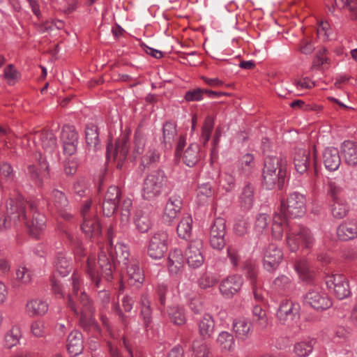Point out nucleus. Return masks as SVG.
I'll use <instances>...</instances> for the list:
<instances>
[{
    "label": "nucleus",
    "instance_id": "393cba45",
    "mask_svg": "<svg viewBox=\"0 0 357 357\" xmlns=\"http://www.w3.org/2000/svg\"><path fill=\"white\" fill-rule=\"evenodd\" d=\"M323 162L328 171L337 170L341 164L339 150L335 147L326 148L323 152Z\"/></svg>",
    "mask_w": 357,
    "mask_h": 357
},
{
    "label": "nucleus",
    "instance_id": "1a4fd4ad",
    "mask_svg": "<svg viewBox=\"0 0 357 357\" xmlns=\"http://www.w3.org/2000/svg\"><path fill=\"white\" fill-rule=\"evenodd\" d=\"M50 201L61 218L66 221L73 219L72 206L64 192L56 188L52 189L50 194Z\"/></svg>",
    "mask_w": 357,
    "mask_h": 357
},
{
    "label": "nucleus",
    "instance_id": "37998d69",
    "mask_svg": "<svg viewBox=\"0 0 357 357\" xmlns=\"http://www.w3.org/2000/svg\"><path fill=\"white\" fill-rule=\"evenodd\" d=\"M54 266L56 271L63 277L68 275L72 270L70 259L63 253L58 254L54 261Z\"/></svg>",
    "mask_w": 357,
    "mask_h": 357
},
{
    "label": "nucleus",
    "instance_id": "412c9836",
    "mask_svg": "<svg viewBox=\"0 0 357 357\" xmlns=\"http://www.w3.org/2000/svg\"><path fill=\"white\" fill-rule=\"evenodd\" d=\"M283 258V253L276 245L271 243L264 252V267L268 271L277 268Z\"/></svg>",
    "mask_w": 357,
    "mask_h": 357
},
{
    "label": "nucleus",
    "instance_id": "c85d7f7f",
    "mask_svg": "<svg viewBox=\"0 0 357 357\" xmlns=\"http://www.w3.org/2000/svg\"><path fill=\"white\" fill-rule=\"evenodd\" d=\"M183 264L182 251L179 249L170 251L167 261V267L170 273L172 275L181 273L183 268Z\"/></svg>",
    "mask_w": 357,
    "mask_h": 357
},
{
    "label": "nucleus",
    "instance_id": "2f4dec72",
    "mask_svg": "<svg viewBox=\"0 0 357 357\" xmlns=\"http://www.w3.org/2000/svg\"><path fill=\"white\" fill-rule=\"evenodd\" d=\"M48 309L47 302L41 299H31L26 304V312L31 317L43 316L47 312Z\"/></svg>",
    "mask_w": 357,
    "mask_h": 357
},
{
    "label": "nucleus",
    "instance_id": "bf43d9fd",
    "mask_svg": "<svg viewBox=\"0 0 357 357\" xmlns=\"http://www.w3.org/2000/svg\"><path fill=\"white\" fill-rule=\"evenodd\" d=\"M31 332L36 337H45L47 334L45 324L42 320H36L31 324Z\"/></svg>",
    "mask_w": 357,
    "mask_h": 357
},
{
    "label": "nucleus",
    "instance_id": "de8ad7c7",
    "mask_svg": "<svg viewBox=\"0 0 357 357\" xmlns=\"http://www.w3.org/2000/svg\"><path fill=\"white\" fill-rule=\"evenodd\" d=\"M160 155L159 151L152 147H149L146 152L140 157V166L144 169L153 164L158 163L160 160Z\"/></svg>",
    "mask_w": 357,
    "mask_h": 357
},
{
    "label": "nucleus",
    "instance_id": "603ef678",
    "mask_svg": "<svg viewBox=\"0 0 357 357\" xmlns=\"http://www.w3.org/2000/svg\"><path fill=\"white\" fill-rule=\"evenodd\" d=\"M227 257L234 269H237L241 261L240 248L236 245H229L227 248Z\"/></svg>",
    "mask_w": 357,
    "mask_h": 357
},
{
    "label": "nucleus",
    "instance_id": "c756f323",
    "mask_svg": "<svg viewBox=\"0 0 357 357\" xmlns=\"http://www.w3.org/2000/svg\"><path fill=\"white\" fill-rule=\"evenodd\" d=\"M255 185L247 182L242 188L239 195V203L242 208L245 210H250L254 205L255 202Z\"/></svg>",
    "mask_w": 357,
    "mask_h": 357
},
{
    "label": "nucleus",
    "instance_id": "49530a36",
    "mask_svg": "<svg viewBox=\"0 0 357 357\" xmlns=\"http://www.w3.org/2000/svg\"><path fill=\"white\" fill-rule=\"evenodd\" d=\"M22 337L21 329L19 326H13L4 336V346L8 349L16 346Z\"/></svg>",
    "mask_w": 357,
    "mask_h": 357
},
{
    "label": "nucleus",
    "instance_id": "13d9d810",
    "mask_svg": "<svg viewBox=\"0 0 357 357\" xmlns=\"http://www.w3.org/2000/svg\"><path fill=\"white\" fill-rule=\"evenodd\" d=\"M351 330L349 327L337 326L334 329L333 340L337 342L347 341L351 335Z\"/></svg>",
    "mask_w": 357,
    "mask_h": 357
},
{
    "label": "nucleus",
    "instance_id": "09e8293b",
    "mask_svg": "<svg viewBox=\"0 0 357 357\" xmlns=\"http://www.w3.org/2000/svg\"><path fill=\"white\" fill-rule=\"evenodd\" d=\"M141 316L144 321L146 328H148L152 321V310L151 308V303L146 294H144L141 297Z\"/></svg>",
    "mask_w": 357,
    "mask_h": 357
},
{
    "label": "nucleus",
    "instance_id": "6e6d98bb",
    "mask_svg": "<svg viewBox=\"0 0 357 357\" xmlns=\"http://www.w3.org/2000/svg\"><path fill=\"white\" fill-rule=\"evenodd\" d=\"M214 127V120L211 116H207L202 128L201 141L205 146L210 139L211 132Z\"/></svg>",
    "mask_w": 357,
    "mask_h": 357
},
{
    "label": "nucleus",
    "instance_id": "79ce46f5",
    "mask_svg": "<svg viewBox=\"0 0 357 357\" xmlns=\"http://www.w3.org/2000/svg\"><path fill=\"white\" fill-rule=\"evenodd\" d=\"M177 134L176 124L173 121H167L162 126V141L166 148H171Z\"/></svg>",
    "mask_w": 357,
    "mask_h": 357
},
{
    "label": "nucleus",
    "instance_id": "423d86ee",
    "mask_svg": "<svg viewBox=\"0 0 357 357\" xmlns=\"http://www.w3.org/2000/svg\"><path fill=\"white\" fill-rule=\"evenodd\" d=\"M314 242V238L310 230L304 227L287 230V243L291 252L296 251L300 246L310 248Z\"/></svg>",
    "mask_w": 357,
    "mask_h": 357
},
{
    "label": "nucleus",
    "instance_id": "a878e982",
    "mask_svg": "<svg viewBox=\"0 0 357 357\" xmlns=\"http://www.w3.org/2000/svg\"><path fill=\"white\" fill-rule=\"evenodd\" d=\"M198 331L199 335L204 340H208L213 337L215 331V321L213 317L205 313L198 321Z\"/></svg>",
    "mask_w": 357,
    "mask_h": 357
},
{
    "label": "nucleus",
    "instance_id": "b1692460",
    "mask_svg": "<svg viewBox=\"0 0 357 357\" xmlns=\"http://www.w3.org/2000/svg\"><path fill=\"white\" fill-rule=\"evenodd\" d=\"M337 236L339 240L347 241L357 238V220L345 221L337 228Z\"/></svg>",
    "mask_w": 357,
    "mask_h": 357
},
{
    "label": "nucleus",
    "instance_id": "4c0bfd02",
    "mask_svg": "<svg viewBox=\"0 0 357 357\" xmlns=\"http://www.w3.org/2000/svg\"><path fill=\"white\" fill-rule=\"evenodd\" d=\"M287 219L282 213L274 215L271 229L272 236L275 240H281L284 228L289 227Z\"/></svg>",
    "mask_w": 357,
    "mask_h": 357
},
{
    "label": "nucleus",
    "instance_id": "e433bc0d",
    "mask_svg": "<svg viewBox=\"0 0 357 357\" xmlns=\"http://www.w3.org/2000/svg\"><path fill=\"white\" fill-rule=\"evenodd\" d=\"M233 331L237 338L245 340L248 339L252 333L251 324L246 319H236L233 322Z\"/></svg>",
    "mask_w": 357,
    "mask_h": 357
},
{
    "label": "nucleus",
    "instance_id": "a211bd4d",
    "mask_svg": "<svg viewBox=\"0 0 357 357\" xmlns=\"http://www.w3.org/2000/svg\"><path fill=\"white\" fill-rule=\"evenodd\" d=\"M276 315L281 324L291 326L299 319L298 307L291 301H282Z\"/></svg>",
    "mask_w": 357,
    "mask_h": 357
},
{
    "label": "nucleus",
    "instance_id": "f257e3e1",
    "mask_svg": "<svg viewBox=\"0 0 357 357\" xmlns=\"http://www.w3.org/2000/svg\"><path fill=\"white\" fill-rule=\"evenodd\" d=\"M287 159L282 155H268L264 158L261 184L266 190H281L287 175Z\"/></svg>",
    "mask_w": 357,
    "mask_h": 357
},
{
    "label": "nucleus",
    "instance_id": "69168bd1",
    "mask_svg": "<svg viewBox=\"0 0 357 357\" xmlns=\"http://www.w3.org/2000/svg\"><path fill=\"white\" fill-rule=\"evenodd\" d=\"M79 325L85 331H90L92 328L96 327V322L92 316H87L81 311L79 314Z\"/></svg>",
    "mask_w": 357,
    "mask_h": 357
},
{
    "label": "nucleus",
    "instance_id": "473e14b6",
    "mask_svg": "<svg viewBox=\"0 0 357 357\" xmlns=\"http://www.w3.org/2000/svg\"><path fill=\"white\" fill-rule=\"evenodd\" d=\"M201 158L200 147L197 143L190 144L183 153V162L190 167L196 165Z\"/></svg>",
    "mask_w": 357,
    "mask_h": 357
},
{
    "label": "nucleus",
    "instance_id": "f704fd0d",
    "mask_svg": "<svg viewBox=\"0 0 357 357\" xmlns=\"http://www.w3.org/2000/svg\"><path fill=\"white\" fill-rule=\"evenodd\" d=\"M147 138L144 132L137 128L134 135V146L132 150V155L135 158H140V157L146 152V142Z\"/></svg>",
    "mask_w": 357,
    "mask_h": 357
},
{
    "label": "nucleus",
    "instance_id": "774afa93",
    "mask_svg": "<svg viewBox=\"0 0 357 357\" xmlns=\"http://www.w3.org/2000/svg\"><path fill=\"white\" fill-rule=\"evenodd\" d=\"M277 289L284 291L289 290L292 287V282L289 277L282 275L276 278L273 282Z\"/></svg>",
    "mask_w": 357,
    "mask_h": 357
},
{
    "label": "nucleus",
    "instance_id": "4d7b16f0",
    "mask_svg": "<svg viewBox=\"0 0 357 357\" xmlns=\"http://www.w3.org/2000/svg\"><path fill=\"white\" fill-rule=\"evenodd\" d=\"M218 282L217 277L212 273H204L199 279L198 284L201 289H206L214 287Z\"/></svg>",
    "mask_w": 357,
    "mask_h": 357
},
{
    "label": "nucleus",
    "instance_id": "6e6552de",
    "mask_svg": "<svg viewBox=\"0 0 357 357\" xmlns=\"http://www.w3.org/2000/svg\"><path fill=\"white\" fill-rule=\"evenodd\" d=\"M25 208L27 218L24 222L29 227L30 232L32 235L38 237L40 232L45 227L46 218L38 211V203L34 200L25 202Z\"/></svg>",
    "mask_w": 357,
    "mask_h": 357
},
{
    "label": "nucleus",
    "instance_id": "338daca9",
    "mask_svg": "<svg viewBox=\"0 0 357 357\" xmlns=\"http://www.w3.org/2000/svg\"><path fill=\"white\" fill-rule=\"evenodd\" d=\"M187 102H198L203 100V91L201 88H195L187 91L184 95Z\"/></svg>",
    "mask_w": 357,
    "mask_h": 357
},
{
    "label": "nucleus",
    "instance_id": "7c9ffc66",
    "mask_svg": "<svg viewBox=\"0 0 357 357\" xmlns=\"http://www.w3.org/2000/svg\"><path fill=\"white\" fill-rule=\"evenodd\" d=\"M81 229L89 238L98 236L101 234V227L96 215L83 218Z\"/></svg>",
    "mask_w": 357,
    "mask_h": 357
},
{
    "label": "nucleus",
    "instance_id": "5701e85b",
    "mask_svg": "<svg viewBox=\"0 0 357 357\" xmlns=\"http://www.w3.org/2000/svg\"><path fill=\"white\" fill-rule=\"evenodd\" d=\"M67 350L71 357L81 354L84 350L83 336L78 331H72L67 338Z\"/></svg>",
    "mask_w": 357,
    "mask_h": 357
},
{
    "label": "nucleus",
    "instance_id": "a19ab883",
    "mask_svg": "<svg viewBox=\"0 0 357 357\" xmlns=\"http://www.w3.org/2000/svg\"><path fill=\"white\" fill-rule=\"evenodd\" d=\"M167 315L169 321L174 325L183 326L186 323V316L183 307L172 305L167 308Z\"/></svg>",
    "mask_w": 357,
    "mask_h": 357
},
{
    "label": "nucleus",
    "instance_id": "cd10ccee",
    "mask_svg": "<svg viewBox=\"0 0 357 357\" xmlns=\"http://www.w3.org/2000/svg\"><path fill=\"white\" fill-rule=\"evenodd\" d=\"M341 153L348 165H357V144L356 142L350 140L344 141L341 145Z\"/></svg>",
    "mask_w": 357,
    "mask_h": 357
},
{
    "label": "nucleus",
    "instance_id": "7ed1b4c3",
    "mask_svg": "<svg viewBox=\"0 0 357 357\" xmlns=\"http://www.w3.org/2000/svg\"><path fill=\"white\" fill-rule=\"evenodd\" d=\"M6 213L0 211V230L7 229L27 218L25 201L21 195L11 197L6 203Z\"/></svg>",
    "mask_w": 357,
    "mask_h": 357
},
{
    "label": "nucleus",
    "instance_id": "9d476101",
    "mask_svg": "<svg viewBox=\"0 0 357 357\" xmlns=\"http://www.w3.org/2000/svg\"><path fill=\"white\" fill-rule=\"evenodd\" d=\"M168 234L158 231L150 238L147 247L148 255L153 259H162L167 250Z\"/></svg>",
    "mask_w": 357,
    "mask_h": 357
},
{
    "label": "nucleus",
    "instance_id": "052dcab7",
    "mask_svg": "<svg viewBox=\"0 0 357 357\" xmlns=\"http://www.w3.org/2000/svg\"><path fill=\"white\" fill-rule=\"evenodd\" d=\"M26 176L30 179V181L37 187H42L43 184V181L40 174L37 171L36 167L33 165H29L27 167Z\"/></svg>",
    "mask_w": 357,
    "mask_h": 357
},
{
    "label": "nucleus",
    "instance_id": "ddd939ff",
    "mask_svg": "<svg viewBox=\"0 0 357 357\" xmlns=\"http://www.w3.org/2000/svg\"><path fill=\"white\" fill-rule=\"evenodd\" d=\"M226 221L222 218L214 220L210 230V245L215 250H221L225 246Z\"/></svg>",
    "mask_w": 357,
    "mask_h": 357
},
{
    "label": "nucleus",
    "instance_id": "dca6fc26",
    "mask_svg": "<svg viewBox=\"0 0 357 357\" xmlns=\"http://www.w3.org/2000/svg\"><path fill=\"white\" fill-rule=\"evenodd\" d=\"M326 283L328 289H333L334 294L340 300L346 298L351 294L349 282L345 276L342 274L329 276Z\"/></svg>",
    "mask_w": 357,
    "mask_h": 357
},
{
    "label": "nucleus",
    "instance_id": "f8f14e48",
    "mask_svg": "<svg viewBox=\"0 0 357 357\" xmlns=\"http://www.w3.org/2000/svg\"><path fill=\"white\" fill-rule=\"evenodd\" d=\"M304 298L305 302L317 310H325L333 305L328 294L318 287L310 289Z\"/></svg>",
    "mask_w": 357,
    "mask_h": 357
},
{
    "label": "nucleus",
    "instance_id": "4be33fe9",
    "mask_svg": "<svg viewBox=\"0 0 357 357\" xmlns=\"http://www.w3.org/2000/svg\"><path fill=\"white\" fill-rule=\"evenodd\" d=\"M34 140L39 143L45 151L52 154L57 149V139L52 131H41L35 135Z\"/></svg>",
    "mask_w": 357,
    "mask_h": 357
},
{
    "label": "nucleus",
    "instance_id": "680f3d73",
    "mask_svg": "<svg viewBox=\"0 0 357 357\" xmlns=\"http://www.w3.org/2000/svg\"><path fill=\"white\" fill-rule=\"evenodd\" d=\"M194 357H208L210 351L208 345L202 341L194 342L193 346Z\"/></svg>",
    "mask_w": 357,
    "mask_h": 357
},
{
    "label": "nucleus",
    "instance_id": "4468645a",
    "mask_svg": "<svg viewBox=\"0 0 357 357\" xmlns=\"http://www.w3.org/2000/svg\"><path fill=\"white\" fill-rule=\"evenodd\" d=\"M244 280L239 274H232L224 278L220 283L219 289L222 296L225 298H231L240 291Z\"/></svg>",
    "mask_w": 357,
    "mask_h": 357
},
{
    "label": "nucleus",
    "instance_id": "72a5a7b5",
    "mask_svg": "<svg viewBox=\"0 0 357 357\" xmlns=\"http://www.w3.org/2000/svg\"><path fill=\"white\" fill-rule=\"evenodd\" d=\"M256 169L255 155L246 153L241 156L238 160V170L239 174L245 177H249Z\"/></svg>",
    "mask_w": 357,
    "mask_h": 357
},
{
    "label": "nucleus",
    "instance_id": "0eeeda50",
    "mask_svg": "<svg viewBox=\"0 0 357 357\" xmlns=\"http://www.w3.org/2000/svg\"><path fill=\"white\" fill-rule=\"evenodd\" d=\"M128 151L129 138L126 135H122L116 139L114 145L107 144L106 157L108 160L114 161L118 169H121Z\"/></svg>",
    "mask_w": 357,
    "mask_h": 357
},
{
    "label": "nucleus",
    "instance_id": "39448f33",
    "mask_svg": "<svg viewBox=\"0 0 357 357\" xmlns=\"http://www.w3.org/2000/svg\"><path fill=\"white\" fill-rule=\"evenodd\" d=\"M305 201L303 195L297 192L290 193L286 201L281 202V213L287 218L303 217L306 211Z\"/></svg>",
    "mask_w": 357,
    "mask_h": 357
},
{
    "label": "nucleus",
    "instance_id": "5fc2aeb1",
    "mask_svg": "<svg viewBox=\"0 0 357 357\" xmlns=\"http://www.w3.org/2000/svg\"><path fill=\"white\" fill-rule=\"evenodd\" d=\"M217 342L222 349L230 351L234 345V339L229 332L222 331L218 335Z\"/></svg>",
    "mask_w": 357,
    "mask_h": 357
},
{
    "label": "nucleus",
    "instance_id": "0e129e2a",
    "mask_svg": "<svg viewBox=\"0 0 357 357\" xmlns=\"http://www.w3.org/2000/svg\"><path fill=\"white\" fill-rule=\"evenodd\" d=\"M252 314L255 321H256L260 326L264 328L267 326L268 323L266 313L260 305H256L253 307Z\"/></svg>",
    "mask_w": 357,
    "mask_h": 357
},
{
    "label": "nucleus",
    "instance_id": "a18cd8bd",
    "mask_svg": "<svg viewBox=\"0 0 357 357\" xmlns=\"http://www.w3.org/2000/svg\"><path fill=\"white\" fill-rule=\"evenodd\" d=\"M215 195V190L209 183L199 185L197 189V197L199 204H204Z\"/></svg>",
    "mask_w": 357,
    "mask_h": 357
},
{
    "label": "nucleus",
    "instance_id": "58836bf2",
    "mask_svg": "<svg viewBox=\"0 0 357 357\" xmlns=\"http://www.w3.org/2000/svg\"><path fill=\"white\" fill-rule=\"evenodd\" d=\"M294 268L303 281L310 282L313 280L314 273L307 260L301 259L297 261L295 263Z\"/></svg>",
    "mask_w": 357,
    "mask_h": 357
},
{
    "label": "nucleus",
    "instance_id": "864d4df0",
    "mask_svg": "<svg viewBox=\"0 0 357 357\" xmlns=\"http://www.w3.org/2000/svg\"><path fill=\"white\" fill-rule=\"evenodd\" d=\"M85 135L86 144L90 146L96 148L99 143L98 127L92 123L87 125Z\"/></svg>",
    "mask_w": 357,
    "mask_h": 357
},
{
    "label": "nucleus",
    "instance_id": "bb28decb",
    "mask_svg": "<svg viewBox=\"0 0 357 357\" xmlns=\"http://www.w3.org/2000/svg\"><path fill=\"white\" fill-rule=\"evenodd\" d=\"M294 164L298 174L307 172L310 165L309 151L305 149H296L294 155Z\"/></svg>",
    "mask_w": 357,
    "mask_h": 357
},
{
    "label": "nucleus",
    "instance_id": "f3484780",
    "mask_svg": "<svg viewBox=\"0 0 357 357\" xmlns=\"http://www.w3.org/2000/svg\"><path fill=\"white\" fill-rule=\"evenodd\" d=\"M203 242L201 239L197 238L190 241L185 250V255L188 264L194 268L200 267L204 263V256L202 250Z\"/></svg>",
    "mask_w": 357,
    "mask_h": 357
},
{
    "label": "nucleus",
    "instance_id": "20e7f679",
    "mask_svg": "<svg viewBox=\"0 0 357 357\" xmlns=\"http://www.w3.org/2000/svg\"><path fill=\"white\" fill-rule=\"evenodd\" d=\"M167 176L163 170L158 169L152 171L143 181L142 198L147 201L155 200L167 188Z\"/></svg>",
    "mask_w": 357,
    "mask_h": 357
},
{
    "label": "nucleus",
    "instance_id": "2eb2a0df",
    "mask_svg": "<svg viewBox=\"0 0 357 357\" xmlns=\"http://www.w3.org/2000/svg\"><path fill=\"white\" fill-rule=\"evenodd\" d=\"M61 140L64 154L70 156L76 153L79 135L74 126L66 125L63 127Z\"/></svg>",
    "mask_w": 357,
    "mask_h": 357
},
{
    "label": "nucleus",
    "instance_id": "c03bdc74",
    "mask_svg": "<svg viewBox=\"0 0 357 357\" xmlns=\"http://www.w3.org/2000/svg\"><path fill=\"white\" fill-rule=\"evenodd\" d=\"M331 211L332 215L336 219H342L346 217L349 211L348 204L342 200L337 199L332 201Z\"/></svg>",
    "mask_w": 357,
    "mask_h": 357
},
{
    "label": "nucleus",
    "instance_id": "f03ea898",
    "mask_svg": "<svg viewBox=\"0 0 357 357\" xmlns=\"http://www.w3.org/2000/svg\"><path fill=\"white\" fill-rule=\"evenodd\" d=\"M99 270L97 269L93 259L88 258L85 272L88 278L98 288L100 287L102 278L107 282L113 279V273L115 271V260L113 251L110 249L109 255L102 250L98 255V261Z\"/></svg>",
    "mask_w": 357,
    "mask_h": 357
},
{
    "label": "nucleus",
    "instance_id": "3c124183",
    "mask_svg": "<svg viewBox=\"0 0 357 357\" xmlns=\"http://www.w3.org/2000/svg\"><path fill=\"white\" fill-rule=\"evenodd\" d=\"M192 218L190 215L183 217L179 222L176 231L178 236L181 238L190 237L192 231Z\"/></svg>",
    "mask_w": 357,
    "mask_h": 357
},
{
    "label": "nucleus",
    "instance_id": "ea45409f",
    "mask_svg": "<svg viewBox=\"0 0 357 357\" xmlns=\"http://www.w3.org/2000/svg\"><path fill=\"white\" fill-rule=\"evenodd\" d=\"M134 223L137 230L141 233L147 232L151 227V220L149 214L142 210L136 211Z\"/></svg>",
    "mask_w": 357,
    "mask_h": 357
},
{
    "label": "nucleus",
    "instance_id": "8fccbe9b",
    "mask_svg": "<svg viewBox=\"0 0 357 357\" xmlns=\"http://www.w3.org/2000/svg\"><path fill=\"white\" fill-rule=\"evenodd\" d=\"M114 251L116 255V260L119 264L123 266L130 261L131 257H130V251L127 245L117 243L114 247Z\"/></svg>",
    "mask_w": 357,
    "mask_h": 357
},
{
    "label": "nucleus",
    "instance_id": "9b49d317",
    "mask_svg": "<svg viewBox=\"0 0 357 357\" xmlns=\"http://www.w3.org/2000/svg\"><path fill=\"white\" fill-rule=\"evenodd\" d=\"M71 280L73 294L68 295V305L71 310L73 311L76 315L79 316V312L76 307L75 299H77L83 306L89 307H90V301L84 291H80L82 285L80 275L77 273H74L71 276Z\"/></svg>",
    "mask_w": 357,
    "mask_h": 357
},
{
    "label": "nucleus",
    "instance_id": "e2e57ef3",
    "mask_svg": "<svg viewBox=\"0 0 357 357\" xmlns=\"http://www.w3.org/2000/svg\"><path fill=\"white\" fill-rule=\"evenodd\" d=\"M269 223V216L266 213H259L257 215L255 230L259 234L263 233V231L267 228Z\"/></svg>",
    "mask_w": 357,
    "mask_h": 357
},
{
    "label": "nucleus",
    "instance_id": "aec40b11",
    "mask_svg": "<svg viewBox=\"0 0 357 357\" xmlns=\"http://www.w3.org/2000/svg\"><path fill=\"white\" fill-rule=\"evenodd\" d=\"M122 268L126 271L128 284L130 286L139 288L144 281V276L139 267V261L135 257H131L130 261L122 266Z\"/></svg>",
    "mask_w": 357,
    "mask_h": 357
},
{
    "label": "nucleus",
    "instance_id": "6ab92c4d",
    "mask_svg": "<svg viewBox=\"0 0 357 357\" xmlns=\"http://www.w3.org/2000/svg\"><path fill=\"white\" fill-rule=\"evenodd\" d=\"M183 206V201L180 195H172L166 202L162 213L163 221L171 225L178 216Z\"/></svg>",
    "mask_w": 357,
    "mask_h": 357
},
{
    "label": "nucleus",
    "instance_id": "c9c22d12",
    "mask_svg": "<svg viewBox=\"0 0 357 357\" xmlns=\"http://www.w3.org/2000/svg\"><path fill=\"white\" fill-rule=\"evenodd\" d=\"M316 340L307 337L295 343L293 351L298 357H307L313 351Z\"/></svg>",
    "mask_w": 357,
    "mask_h": 357
}]
</instances>
